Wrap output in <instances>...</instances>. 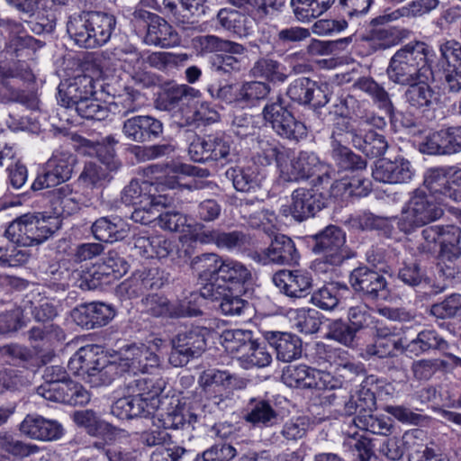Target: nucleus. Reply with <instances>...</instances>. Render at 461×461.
Segmentation results:
<instances>
[{
  "label": "nucleus",
  "mask_w": 461,
  "mask_h": 461,
  "mask_svg": "<svg viewBox=\"0 0 461 461\" xmlns=\"http://www.w3.org/2000/svg\"><path fill=\"white\" fill-rule=\"evenodd\" d=\"M166 187H173L172 184L152 182L149 180H131L122 193V201L125 204L132 206H148L158 198V194H164Z\"/></svg>",
  "instance_id": "18"
},
{
  "label": "nucleus",
  "mask_w": 461,
  "mask_h": 461,
  "mask_svg": "<svg viewBox=\"0 0 461 461\" xmlns=\"http://www.w3.org/2000/svg\"><path fill=\"white\" fill-rule=\"evenodd\" d=\"M127 224L120 218L101 217L92 225L94 237L102 242H114L124 239L128 234Z\"/></svg>",
  "instance_id": "37"
},
{
  "label": "nucleus",
  "mask_w": 461,
  "mask_h": 461,
  "mask_svg": "<svg viewBox=\"0 0 461 461\" xmlns=\"http://www.w3.org/2000/svg\"><path fill=\"white\" fill-rule=\"evenodd\" d=\"M221 26L240 38L249 36L253 31L254 21L248 15L230 8H221L217 14Z\"/></svg>",
  "instance_id": "38"
},
{
  "label": "nucleus",
  "mask_w": 461,
  "mask_h": 461,
  "mask_svg": "<svg viewBox=\"0 0 461 461\" xmlns=\"http://www.w3.org/2000/svg\"><path fill=\"white\" fill-rule=\"evenodd\" d=\"M201 295L212 301H219V307L225 315H241L248 306V302L233 295L226 286L212 282L203 287Z\"/></svg>",
  "instance_id": "28"
},
{
  "label": "nucleus",
  "mask_w": 461,
  "mask_h": 461,
  "mask_svg": "<svg viewBox=\"0 0 461 461\" xmlns=\"http://www.w3.org/2000/svg\"><path fill=\"white\" fill-rule=\"evenodd\" d=\"M251 278L249 269L241 262L230 258L223 259L218 281L232 285H243Z\"/></svg>",
  "instance_id": "54"
},
{
  "label": "nucleus",
  "mask_w": 461,
  "mask_h": 461,
  "mask_svg": "<svg viewBox=\"0 0 461 461\" xmlns=\"http://www.w3.org/2000/svg\"><path fill=\"white\" fill-rule=\"evenodd\" d=\"M414 176L411 162L403 157L393 160L379 159L372 171L373 178L380 183L404 184L410 182Z\"/></svg>",
  "instance_id": "19"
},
{
  "label": "nucleus",
  "mask_w": 461,
  "mask_h": 461,
  "mask_svg": "<svg viewBox=\"0 0 461 461\" xmlns=\"http://www.w3.org/2000/svg\"><path fill=\"white\" fill-rule=\"evenodd\" d=\"M442 215L443 210L437 198L417 189L402 207L400 217L386 218L371 212H363L357 217V221L363 230H376L385 236H391L394 221H397V227L402 232L409 234L421 226L437 221Z\"/></svg>",
  "instance_id": "1"
},
{
  "label": "nucleus",
  "mask_w": 461,
  "mask_h": 461,
  "mask_svg": "<svg viewBox=\"0 0 461 461\" xmlns=\"http://www.w3.org/2000/svg\"><path fill=\"white\" fill-rule=\"evenodd\" d=\"M238 358L241 366L246 369L265 367L272 361V356L267 348L254 339L243 354L238 356Z\"/></svg>",
  "instance_id": "53"
},
{
  "label": "nucleus",
  "mask_w": 461,
  "mask_h": 461,
  "mask_svg": "<svg viewBox=\"0 0 461 461\" xmlns=\"http://www.w3.org/2000/svg\"><path fill=\"white\" fill-rule=\"evenodd\" d=\"M164 386L163 380L150 376H140L129 381L125 386V393L132 418L153 414L158 408L159 395Z\"/></svg>",
  "instance_id": "6"
},
{
  "label": "nucleus",
  "mask_w": 461,
  "mask_h": 461,
  "mask_svg": "<svg viewBox=\"0 0 461 461\" xmlns=\"http://www.w3.org/2000/svg\"><path fill=\"white\" fill-rule=\"evenodd\" d=\"M441 233L439 237L440 252L443 257L451 258H461V248L459 246L461 239V230L455 225H439Z\"/></svg>",
  "instance_id": "52"
},
{
  "label": "nucleus",
  "mask_w": 461,
  "mask_h": 461,
  "mask_svg": "<svg viewBox=\"0 0 461 461\" xmlns=\"http://www.w3.org/2000/svg\"><path fill=\"white\" fill-rule=\"evenodd\" d=\"M272 280L280 292L291 298L305 297L312 288V277L301 270H280Z\"/></svg>",
  "instance_id": "26"
},
{
  "label": "nucleus",
  "mask_w": 461,
  "mask_h": 461,
  "mask_svg": "<svg viewBox=\"0 0 461 461\" xmlns=\"http://www.w3.org/2000/svg\"><path fill=\"white\" fill-rule=\"evenodd\" d=\"M347 124L349 129L351 144L366 157L379 158L385 154L388 149V142L385 137L372 130L365 128L370 125L378 129L383 128L386 122L384 117L375 115L372 113L357 114V119L347 118Z\"/></svg>",
  "instance_id": "5"
},
{
  "label": "nucleus",
  "mask_w": 461,
  "mask_h": 461,
  "mask_svg": "<svg viewBox=\"0 0 461 461\" xmlns=\"http://www.w3.org/2000/svg\"><path fill=\"white\" fill-rule=\"evenodd\" d=\"M51 204L58 216H69L79 210V194L73 192L68 185H65L53 191Z\"/></svg>",
  "instance_id": "43"
},
{
  "label": "nucleus",
  "mask_w": 461,
  "mask_h": 461,
  "mask_svg": "<svg viewBox=\"0 0 461 461\" xmlns=\"http://www.w3.org/2000/svg\"><path fill=\"white\" fill-rule=\"evenodd\" d=\"M334 2L335 0H291L290 5L296 19L305 23L324 14Z\"/></svg>",
  "instance_id": "45"
},
{
  "label": "nucleus",
  "mask_w": 461,
  "mask_h": 461,
  "mask_svg": "<svg viewBox=\"0 0 461 461\" xmlns=\"http://www.w3.org/2000/svg\"><path fill=\"white\" fill-rule=\"evenodd\" d=\"M233 379L234 376L229 372L212 368L200 375L198 384L205 392H209L212 388H229Z\"/></svg>",
  "instance_id": "62"
},
{
  "label": "nucleus",
  "mask_w": 461,
  "mask_h": 461,
  "mask_svg": "<svg viewBox=\"0 0 461 461\" xmlns=\"http://www.w3.org/2000/svg\"><path fill=\"white\" fill-rule=\"evenodd\" d=\"M253 258L262 265H292L298 262L299 254L294 241L284 234L276 235L270 245Z\"/></svg>",
  "instance_id": "17"
},
{
  "label": "nucleus",
  "mask_w": 461,
  "mask_h": 461,
  "mask_svg": "<svg viewBox=\"0 0 461 461\" xmlns=\"http://www.w3.org/2000/svg\"><path fill=\"white\" fill-rule=\"evenodd\" d=\"M294 322L300 332L313 334L321 327V314L314 309H297L294 311Z\"/></svg>",
  "instance_id": "61"
},
{
  "label": "nucleus",
  "mask_w": 461,
  "mask_h": 461,
  "mask_svg": "<svg viewBox=\"0 0 461 461\" xmlns=\"http://www.w3.org/2000/svg\"><path fill=\"white\" fill-rule=\"evenodd\" d=\"M207 333L205 328L199 326L179 332L172 340L169 363L175 367H180L200 357L206 348Z\"/></svg>",
  "instance_id": "9"
},
{
  "label": "nucleus",
  "mask_w": 461,
  "mask_h": 461,
  "mask_svg": "<svg viewBox=\"0 0 461 461\" xmlns=\"http://www.w3.org/2000/svg\"><path fill=\"white\" fill-rule=\"evenodd\" d=\"M313 252L322 255L324 261L332 266L340 265L350 258L346 234L339 227L330 225L314 236Z\"/></svg>",
  "instance_id": "12"
},
{
  "label": "nucleus",
  "mask_w": 461,
  "mask_h": 461,
  "mask_svg": "<svg viewBox=\"0 0 461 461\" xmlns=\"http://www.w3.org/2000/svg\"><path fill=\"white\" fill-rule=\"evenodd\" d=\"M250 73L254 77L274 83H284L288 77L285 66L269 57H262L256 60Z\"/></svg>",
  "instance_id": "42"
},
{
  "label": "nucleus",
  "mask_w": 461,
  "mask_h": 461,
  "mask_svg": "<svg viewBox=\"0 0 461 461\" xmlns=\"http://www.w3.org/2000/svg\"><path fill=\"white\" fill-rule=\"evenodd\" d=\"M209 145L211 148L212 162L229 163L235 157L230 137L224 133L210 134Z\"/></svg>",
  "instance_id": "58"
},
{
  "label": "nucleus",
  "mask_w": 461,
  "mask_h": 461,
  "mask_svg": "<svg viewBox=\"0 0 461 461\" xmlns=\"http://www.w3.org/2000/svg\"><path fill=\"white\" fill-rule=\"evenodd\" d=\"M76 158L73 154L59 148L54 150L43 167V172L39 175L32 185L34 191L50 188L70 179Z\"/></svg>",
  "instance_id": "10"
},
{
  "label": "nucleus",
  "mask_w": 461,
  "mask_h": 461,
  "mask_svg": "<svg viewBox=\"0 0 461 461\" xmlns=\"http://www.w3.org/2000/svg\"><path fill=\"white\" fill-rule=\"evenodd\" d=\"M420 150L429 155H453L461 151V126H451L428 134Z\"/></svg>",
  "instance_id": "14"
},
{
  "label": "nucleus",
  "mask_w": 461,
  "mask_h": 461,
  "mask_svg": "<svg viewBox=\"0 0 461 461\" xmlns=\"http://www.w3.org/2000/svg\"><path fill=\"white\" fill-rule=\"evenodd\" d=\"M34 75L26 64H19L14 71L0 68V102H19L23 98L20 81L32 82Z\"/></svg>",
  "instance_id": "22"
},
{
  "label": "nucleus",
  "mask_w": 461,
  "mask_h": 461,
  "mask_svg": "<svg viewBox=\"0 0 461 461\" xmlns=\"http://www.w3.org/2000/svg\"><path fill=\"white\" fill-rule=\"evenodd\" d=\"M121 163L114 158L113 153L109 151V157L100 163H86L79 179L89 186H102L112 179L111 173L116 171Z\"/></svg>",
  "instance_id": "32"
},
{
  "label": "nucleus",
  "mask_w": 461,
  "mask_h": 461,
  "mask_svg": "<svg viewBox=\"0 0 461 461\" xmlns=\"http://www.w3.org/2000/svg\"><path fill=\"white\" fill-rule=\"evenodd\" d=\"M116 26L114 15L104 12H84L69 17L67 32L74 42L86 49L106 44Z\"/></svg>",
  "instance_id": "3"
},
{
  "label": "nucleus",
  "mask_w": 461,
  "mask_h": 461,
  "mask_svg": "<svg viewBox=\"0 0 461 461\" xmlns=\"http://www.w3.org/2000/svg\"><path fill=\"white\" fill-rule=\"evenodd\" d=\"M73 109L83 119L103 121L109 115L108 107L96 98L81 101Z\"/></svg>",
  "instance_id": "64"
},
{
  "label": "nucleus",
  "mask_w": 461,
  "mask_h": 461,
  "mask_svg": "<svg viewBox=\"0 0 461 461\" xmlns=\"http://www.w3.org/2000/svg\"><path fill=\"white\" fill-rule=\"evenodd\" d=\"M340 294L338 285H329L314 292L311 302L317 307L324 311L334 310L339 303Z\"/></svg>",
  "instance_id": "63"
},
{
  "label": "nucleus",
  "mask_w": 461,
  "mask_h": 461,
  "mask_svg": "<svg viewBox=\"0 0 461 461\" xmlns=\"http://www.w3.org/2000/svg\"><path fill=\"white\" fill-rule=\"evenodd\" d=\"M347 124V117H339L333 124L331 132V156L337 165L343 170H362L366 167V161L359 155L351 151L347 144L351 143V139Z\"/></svg>",
  "instance_id": "11"
},
{
  "label": "nucleus",
  "mask_w": 461,
  "mask_h": 461,
  "mask_svg": "<svg viewBox=\"0 0 461 461\" xmlns=\"http://www.w3.org/2000/svg\"><path fill=\"white\" fill-rule=\"evenodd\" d=\"M173 203L172 197L169 194H158V198L154 200V203L148 206H135L134 211L131 212V219L135 222L140 224H149L155 221H158V207H167Z\"/></svg>",
  "instance_id": "55"
},
{
  "label": "nucleus",
  "mask_w": 461,
  "mask_h": 461,
  "mask_svg": "<svg viewBox=\"0 0 461 461\" xmlns=\"http://www.w3.org/2000/svg\"><path fill=\"white\" fill-rule=\"evenodd\" d=\"M354 86L367 94L378 107L390 112L393 104L386 90L372 77H363L355 82Z\"/></svg>",
  "instance_id": "56"
},
{
  "label": "nucleus",
  "mask_w": 461,
  "mask_h": 461,
  "mask_svg": "<svg viewBox=\"0 0 461 461\" xmlns=\"http://www.w3.org/2000/svg\"><path fill=\"white\" fill-rule=\"evenodd\" d=\"M325 167L315 153L301 151L295 155L288 149V158L281 162L278 172L285 182H300L314 176L321 179Z\"/></svg>",
  "instance_id": "8"
},
{
  "label": "nucleus",
  "mask_w": 461,
  "mask_h": 461,
  "mask_svg": "<svg viewBox=\"0 0 461 461\" xmlns=\"http://www.w3.org/2000/svg\"><path fill=\"white\" fill-rule=\"evenodd\" d=\"M115 316V310L104 303L80 304L71 312L74 321L84 329L92 330L106 325Z\"/></svg>",
  "instance_id": "20"
},
{
  "label": "nucleus",
  "mask_w": 461,
  "mask_h": 461,
  "mask_svg": "<svg viewBox=\"0 0 461 461\" xmlns=\"http://www.w3.org/2000/svg\"><path fill=\"white\" fill-rule=\"evenodd\" d=\"M147 15L149 20L144 39L147 44L161 48L173 47L178 44L177 32L165 19L151 13H147Z\"/></svg>",
  "instance_id": "29"
},
{
  "label": "nucleus",
  "mask_w": 461,
  "mask_h": 461,
  "mask_svg": "<svg viewBox=\"0 0 461 461\" xmlns=\"http://www.w3.org/2000/svg\"><path fill=\"white\" fill-rule=\"evenodd\" d=\"M265 339L275 349L276 359L279 361L292 362L302 356V340L295 334L282 331H267Z\"/></svg>",
  "instance_id": "27"
},
{
  "label": "nucleus",
  "mask_w": 461,
  "mask_h": 461,
  "mask_svg": "<svg viewBox=\"0 0 461 461\" xmlns=\"http://www.w3.org/2000/svg\"><path fill=\"white\" fill-rule=\"evenodd\" d=\"M408 86L409 88L405 92V99L413 109L425 111L433 108L439 103V94L427 81H419Z\"/></svg>",
  "instance_id": "36"
},
{
  "label": "nucleus",
  "mask_w": 461,
  "mask_h": 461,
  "mask_svg": "<svg viewBox=\"0 0 461 461\" xmlns=\"http://www.w3.org/2000/svg\"><path fill=\"white\" fill-rule=\"evenodd\" d=\"M429 46L421 41L404 45L390 59L386 69L388 78L401 86L428 81L433 75L429 63Z\"/></svg>",
  "instance_id": "2"
},
{
  "label": "nucleus",
  "mask_w": 461,
  "mask_h": 461,
  "mask_svg": "<svg viewBox=\"0 0 461 461\" xmlns=\"http://www.w3.org/2000/svg\"><path fill=\"white\" fill-rule=\"evenodd\" d=\"M244 419L256 427H271L277 422L278 412L266 400H251Z\"/></svg>",
  "instance_id": "40"
},
{
  "label": "nucleus",
  "mask_w": 461,
  "mask_h": 461,
  "mask_svg": "<svg viewBox=\"0 0 461 461\" xmlns=\"http://www.w3.org/2000/svg\"><path fill=\"white\" fill-rule=\"evenodd\" d=\"M41 447L32 443H26L15 438L13 435L0 433V451L16 458H25L39 453Z\"/></svg>",
  "instance_id": "50"
},
{
  "label": "nucleus",
  "mask_w": 461,
  "mask_h": 461,
  "mask_svg": "<svg viewBox=\"0 0 461 461\" xmlns=\"http://www.w3.org/2000/svg\"><path fill=\"white\" fill-rule=\"evenodd\" d=\"M329 375L305 365L289 366L282 375L283 382L289 387L325 390L328 388Z\"/></svg>",
  "instance_id": "23"
},
{
  "label": "nucleus",
  "mask_w": 461,
  "mask_h": 461,
  "mask_svg": "<svg viewBox=\"0 0 461 461\" xmlns=\"http://www.w3.org/2000/svg\"><path fill=\"white\" fill-rule=\"evenodd\" d=\"M127 359L133 373H151L160 364L159 357L145 345L131 347Z\"/></svg>",
  "instance_id": "44"
},
{
  "label": "nucleus",
  "mask_w": 461,
  "mask_h": 461,
  "mask_svg": "<svg viewBox=\"0 0 461 461\" xmlns=\"http://www.w3.org/2000/svg\"><path fill=\"white\" fill-rule=\"evenodd\" d=\"M262 114L266 122L282 139L299 141L307 135L305 124L284 105L281 96L270 100L265 105Z\"/></svg>",
  "instance_id": "7"
},
{
  "label": "nucleus",
  "mask_w": 461,
  "mask_h": 461,
  "mask_svg": "<svg viewBox=\"0 0 461 461\" xmlns=\"http://www.w3.org/2000/svg\"><path fill=\"white\" fill-rule=\"evenodd\" d=\"M323 207L321 194L314 189L297 188L292 194L291 205L281 208L284 216L291 215L295 221H303L315 215Z\"/></svg>",
  "instance_id": "16"
},
{
  "label": "nucleus",
  "mask_w": 461,
  "mask_h": 461,
  "mask_svg": "<svg viewBox=\"0 0 461 461\" xmlns=\"http://www.w3.org/2000/svg\"><path fill=\"white\" fill-rule=\"evenodd\" d=\"M344 447L359 461H368L374 454L370 439L359 434L353 427L344 429Z\"/></svg>",
  "instance_id": "48"
},
{
  "label": "nucleus",
  "mask_w": 461,
  "mask_h": 461,
  "mask_svg": "<svg viewBox=\"0 0 461 461\" xmlns=\"http://www.w3.org/2000/svg\"><path fill=\"white\" fill-rule=\"evenodd\" d=\"M225 176L231 180L239 192H254L260 188L263 179L258 167L255 163L236 166L226 170Z\"/></svg>",
  "instance_id": "33"
},
{
  "label": "nucleus",
  "mask_w": 461,
  "mask_h": 461,
  "mask_svg": "<svg viewBox=\"0 0 461 461\" xmlns=\"http://www.w3.org/2000/svg\"><path fill=\"white\" fill-rule=\"evenodd\" d=\"M349 283L357 293H360L367 300L384 301L390 296L385 277L367 267L355 268L350 273Z\"/></svg>",
  "instance_id": "13"
},
{
  "label": "nucleus",
  "mask_w": 461,
  "mask_h": 461,
  "mask_svg": "<svg viewBox=\"0 0 461 461\" xmlns=\"http://www.w3.org/2000/svg\"><path fill=\"white\" fill-rule=\"evenodd\" d=\"M344 426L360 429L376 435L386 436L391 433L392 422L388 417L371 413L359 414L344 422Z\"/></svg>",
  "instance_id": "41"
},
{
  "label": "nucleus",
  "mask_w": 461,
  "mask_h": 461,
  "mask_svg": "<svg viewBox=\"0 0 461 461\" xmlns=\"http://www.w3.org/2000/svg\"><path fill=\"white\" fill-rule=\"evenodd\" d=\"M105 355L95 345L80 348L70 358L68 367L75 375L86 381V376L95 371V366L104 365Z\"/></svg>",
  "instance_id": "30"
},
{
  "label": "nucleus",
  "mask_w": 461,
  "mask_h": 461,
  "mask_svg": "<svg viewBox=\"0 0 461 461\" xmlns=\"http://www.w3.org/2000/svg\"><path fill=\"white\" fill-rule=\"evenodd\" d=\"M441 229L439 225L424 228L416 240H408L406 248L414 256H431L438 250Z\"/></svg>",
  "instance_id": "39"
},
{
  "label": "nucleus",
  "mask_w": 461,
  "mask_h": 461,
  "mask_svg": "<svg viewBox=\"0 0 461 461\" xmlns=\"http://www.w3.org/2000/svg\"><path fill=\"white\" fill-rule=\"evenodd\" d=\"M365 39L374 51L390 49L401 41L399 32L393 28H374Z\"/></svg>",
  "instance_id": "57"
},
{
  "label": "nucleus",
  "mask_w": 461,
  "mask_h": 461,
  "mask_svg": "<svg viewBox=\"0 0 461 461\" xmlns=\"http://www.w3.org/2000/svg\"><path fill=\"white\" fill-rule=\"evenodd\" d=\"M75 421L84 427L91 436L101 438L105 442H111L120 434V429L108 422L100 420L91 410L77 411Z\"/></svg>",
  "instance_id": "35"
},
{
  "label": "nucleus",
  "mask_w": 461,
  "mask_h": 461,
  "mask_svg": "<svg viewBox=\"0 0 461 461\" xmlns=\"http://www.w3.org/2000/svg\"><path fill=\"white\" fill-rule=\"evenodd\" d=\"M310 426L308 417H292L283 424L280 434L287 442H297L306 437Z\"/></svg>",
  "instance_id": "60"
},
{
  "label": "nucleus",
  "mask_w": 461,
  "mask_h": 461,
  "mask_svg": "<svg viewBox=\"0 0 461 461\" xmlns=\"http://www.w3.org/2000/svg\"><path fill=\"white\" fill-rule=\"evenodd\" d=\"M113 56L121 62L122 69L135 82L142 83L146 80V61L136 48L132 46L116 48Z\"/></svg>",
  "instance_id": "34"
},
{
  "label": "nucleus",
  "mask_w": 461,
  "mask_h": 461,
  "mask_svg": "<svg viewBox=\"0 0 461 461\" xmlns=\"http://www.w3.org/2000/svg\"><path fill=\"white\" fill-rule=\"evenodd\" d=\"M399 344L402 347V351L415 357L426 354L430 350L445 349L447 346V341L434 330H421L410 340L406 337L401 338Z\"/></svg>",
  "instance_id": "31"
},
{
  "label": "nucleus",
  "mask_w": 461,
  "mask_h": 461,
  "mask_svg": "<svg viewBox=\"0 0 461 461\" xmlns=\"http://www.w3.org/2000/svg\"><path fill=\"white\" fill-rule=\"evenodd\" d=\"M253 334L250 330H226L221 335V344L225 350L233 355H242L251 345Z\"/></svg>",
  "instance_id": "51"
},
{
  "label": "nucleus",
  "mask_w": 461,
  "mask_h": 461,
  "mask_svg": "<svg viewBox=\"0 0 461 461\" xmlns=\"http://www.w3.org/2000/svg\"><path fill=\"white\" fill-rule=\"evenodd\" d=\"M223 259L215 253H204L192 259L191 267L201 278L217 282Z\"/></svg>",
  "instance_id": "46"
},
{
  "label": "nucleus",
  "mask_w": 461,
  "mask_h": 461,
  "mask_svg": "<svg viewBox=\"0 0 461 461\" xmlns=\"http://www.w3.org/2000/svg\"><path fill=\"white\" fill-rule=\"evenodd\" d=\"M95 81L87 75H79L72 78L67 85L59 86L58 102L62 106L72 109L81 101L93 97L95 94Z\"/></svg>",
  "instance_id": "21"
},
{
  "label": "nucleus",
  "mask_w": 461,
  "mask_h": 461,
  "mask_svg": "<svg viewBox=\"0 0 461 461\" xmlns=\"http://www.w3.org/2000/svg\"><path fill=\"white\" fill-rule=\"evenodd\" d=\"M121 368L116 362L110 361L105 356L104 365L95 366V371L86 376V383L90 384L94 387L105 386L119 375Z\"/></svg>",
  "instance_id": "59"
},
{
  "label": "nucleus",
  "mask_w": 461,
  "mask_h": 461,
  "mask_svg": "<svg viewBox=\"0 0 461 461\" xmlns=\"http://www.w3.org/2000/svg\"><path fill=\"white\" fill-rule=\"evenodd\" d=\"M257 143L258 148L254 158L263 166H268L275 161L279 169L281 162L285 158H288L287 148L264 139H258Z\"/></svg>",
  "instance_id": "49"
},
{
  "label": "nucleus",
  "mask_w": 461,
  "mask_h": 461,
  "mask_svg": "<svg viewBox=\"0 0 461 461\" xmlns=\"http://www.w3.org/2000/svg\"><path fill=\"white\" fill-rule=\"evenodd\" d=\"M201 96L199 90L187 85L168 88L159 99L160 107L166 111H176L185 114L196 106Z\"/></svg>",
  "instance_id": "25"
},
{
  "label": "nucleus",
  "mask_w": 461,
  "mask_h": 461,
  "mask_svg": "<svg viewBox=\"0 0 461 461\" xmlns=\"http://www.w3.org/2000/svg\"><path fill=\"white\" fill-rule=\"evenodd\" d=\"M163 131L160 121L149 115H136L124 121L122 133L134 142H147L158 138Z\"/></svg>",
  "instance_id": "24"
},
{
  "label": "nucleus",
  "mask_w": 461,
  "mask_h": 461,
  "mask_svg": "<svg viewBox=\"0 0 461 461\" xmlns=\"http://www.w3.org/2000/svg\"><path fill=\"white\" fill-rule=\"evenodd\" d=\"M19 429L25 437L42 442L58 440L64 434V428L60 422L39 414H27Z\"/></svg>",
  "instance_id": "15"
},
{
  "label": "nucleus",
  "mask_w": 461,
  "mask_h": 461,
  "mask_svg": "<svg viewBox=\"0 0 461 461\" xmlns=\"http://www.w3.org/2000/svg\"><path fill=\"white\" fill-rule=\"evenodd\" d=\"M59 229V221L55 217L25 213L9 224L5 237L19 246H34L44 242Z\"/></svg>",
  "instance_id": "4"
},
{
  "label": "nucleus",
  "mask_w": 461,
  "mask_h": 461,
  "mask_svg": "<svg viewBox=\"0 0 461 461\" xmlns=\"http://www.w3.org/2000/svg\"><path fill=\"white\" fill-rule=\"evenodd\" d=\"M415 432H406L402 438H387L381 446L380 452L391 461L400 460L408 450L411 453V448H416L414 440Z\"/></svg>",
  "instance_id": "47"
}]
</instances>
